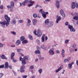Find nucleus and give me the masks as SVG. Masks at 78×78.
Here are the masks:
<instances>
[{
  "instance_id": "1",
  "label": "nucleus",
  "mask_w": 78,
  "mask_h": 78,
  "mask_svg": "<svg viewBox=\"0 0 78 78\" xmlns=\"http://www.w3.org/2000/svg\"><path fill=\"white\" fill-rule=\"evenodd\" d=\"M4 16L5 19L7 22L4 20L3 22H0V24L2 26V27H5V25H6V27H8L9 25V22H10V18L7 15H5Z\"/></svg>"
},
{
  "instance_id": "2",
  "label": "nucleus",
  "mask_w": 78,
  "mask_h": 78,
  "mask_svg": "<svg viewBox=\"0 0 78 78\" xmlns=\"http://www.w3.org/2000/svg\"><path fill=\"white\" fill-rule=\"evenodd\" d=\"M4 16L5 19L7 22L4 20L3 22H0V24L2 26V27H5V25H6V27H8L9 25V22H10V18L7 15H5Z\"/></svg>"
},
{
  "instance_id": "3",
  "label": "nucleus",
  "mask_w": 78,
  "mask_h": 78,
  "mask_svg": "<svg viewBox=\"0 0 78 78\" xmlns=\"http://www.w3.org/2000/svg\"><path fill=\"white\" fill-rule=\"evenodd\" d=\"M43 10V9H41L39 10V12L41 13L42 16L44 19H45L47 17V16L46 15V14H45V12Z\"/></svg>"
},
{
  "instance_id": "4",
  "label": "nucleus",
  "mask_w": 78,
  "mask_h": 78,
  "mask_svg": "<svg viewBox=\"0 0 78 78\" xmlns=\"http://www.w3.org/2000/svg\"><path fill=\"white\" fill-rule=\"evenodd\" d=\"M75 6L76 8H78V4L75 2H72L71 8L72 9H74L75 8Z\"/></svg>"
},
{
  "instance_id": "5",
  "label": "nucleus",
  "mask_w": 78,
  "mask_h": 78,
  "mask_svg": "<svg viewBox=\"0 0 78 78\" xmlns=\"http://www.w3.org/2000/svg\"><path fill=\"white\" fill-rule=\"evenodd\" d=\"M68 28L70 29V31L71 32H75V29L73 28V26L70 25H68Z\"/></svg>"
},
{
  "instance_id": "6",
  "label": "nucleus",
  "mask_w": 78,
  "mask_h": 78,
  "mask_svg": "<svg viewBox=\"0 0 78 78\" xmlns=\"http://www.w3.org/2000/svg\"><path fill=\"white\" fill-rule=\"evenodd\" d=\"M49 53L51 55H53L55 54L54 51V48H51L50 49L49 51Z\"/></svg>"
},
{
  "instance_id": "7",
  "label": "nucleus",
  "mask_w": 78,
  "mask_h": 78,
  "mask_svg": "<svg viewBox=\"0 0 78 78\" xmlns=\"http://www.w3.org/2000/svg\"><path fill=\"white\" fill-rule=\"evenodd\" d=\"M56 17L57 18V20L56 22V23H59V22L61 20V16L58 15H57Z\"/></svg>"
},
{
  "instance_id": "8",
  "label": "nucleus",
  "mask_w": 78,
  "mask_h": 78,
  "mask_svg": "<svg viewBox=\"0 0 78 78\" xmlns=\"http://www.w3.org/2000/svg\"><path fill=\"white\" fill-rule=\"evenodd\" d=\"M60 14L63 17H66V15H65V13H64V10H63V9H61L59 11Z\"/></svg>"
},
{
  "instance_id": "9",
  "label": "nucleus",
  "mask_w": 78,
  "mask_h": 78,
  "mask_svg": "<svg viewBox=\"0 0 78 78\" xmlns=\"http://www.w3.org/2000/svg\"><path fill=\"white\" fill-rule=\"evenodd\" d=\"M62 68H63V66L62 65H61L60 67H58V68L55 71V73H58L59 71L61 70Z\"/></svg>"
},
{
  "instance_id": "10",
  "label": "nucleus",
  "mask_w": 78,
  "mask_h": 78,
  "mask_svg": "<svg viewBox=\"0 0 78 78\" xmlns=\"http://www.w3.org/2000/svg\"><path fill=\"white\" fill-rule=\"evenodd\" d=\"M71 57H69L68 58L65 59L63 61L64 63L69 62L70 60L71 59Z\"/></svg>"
},
{
  "instance_id": "11",
  "label": "nucleus",
  "mask_w": 78,
  "mask_h": 78,
  "mask_svg": "<svg viewBox=\"0 0 78 78\" xmlns=\"http://www.w3.org/2000/svg\"><path fill=\"white\" fill-rule=\"evenodd\" d=\"M37 34V36L38 37H41V36H42V33H41L40 29H38Z\"/></svg>"
},
{
  "instance_id": "12",
  "label": "nucleus",
  "mask_w": 78,
  "mask_h": 78,
  "mask_svg": "<svg viewBox=\"0 0 78 78\" xmlns=\"http://www.w3.org/2000/svg\"><path fill=\"white\" fill-rule=\"evenodd\" d=\"M73 64H74V63L73 62H72L71 63H69L68 64L69 69H72L73 67L72 65H73Z\"/></svg>"
},
{
  "instance_id": "13",
  "label": "nucleus",
  "mask_w": 78,
  "mask_h": 78,
  "mask_svg": "<svg viewBox=\"0 0 78 78\" xmlns=\"http://www.w3.org/2000/svg\"><path fill=\"white\" fill-rule=\"evenodd\" d=\"M59 2L56 1V6L58 9H59L60 7V5H59Z\"/></svg>"
},
{
  "instance_id": "14",
  "label": "nucleus",
  "mask_w": 78,
  "mask_h": 78,
  "mask_svg": "<svg viewBox=\"0 0 78 78\" xmlns=\"http://www.w3.org/2000/svg\"><path fill=\"white\" fill-rule=\"evenodd\" d=\"M64 53H65V50H64V49H63L62 50L61 53L62 58H64V57H65V55H64Z\"/></svg>"
},
{
  "instance_id": "15",
  "label": "nucleus",
  "mask_w": 78,
  "mask_h": 78,
  "mask_svg": "<svg viewBox=\"0 0 78 78\" xmlns=\"http://www.w3.org/2000/svg\"><path fill=\"white\" fill-rule=\"evenodd\" d=\"M33 25L34 26H35L36 25V23H37V20L35 19H34L32 20Z\"/></svg>"
},
{
  "instance_id": "16",
  "label": "nucleus",
  "mask_w": 78,
  "mask_h": 78,
  "mask_svg": "<svg viewBox=\"0 0 78 78\" xmlns=\"http://www.w3.org/2000/svg\"><path fill=\"white\" fill-rule=\"evenodd\" d=\"M27 27H30V26L31 25V20H30V19H27Z\"/></svg>"
},
{
  "instance_id": "17",
  "label": "nucleus",
  "mask_w": 78,
  "mask_h": 78,
  "mask_svg": "<svg viewBox=\"0 0 78 78\" xmlns=\"http://www.w3.org/2000/svg\"><path fill=\"white\" fill-rule=\"evenodd\" d=\"M45 41V34H44L42 37L41 41L42 42H44Z\"/></svg>"
},
{
  "instance_id": "18",
  "label": "nucleus",
  "mask_w": 78,
  "mask_h": 78,
  "mask_svg": "<svg viewBox=\"0 0 78 78\" xmlns=\"http://www.w3.org/2000/svg\"><path fill=\"white\" fill-rule=\"evenodd\" d=\"M38 58H39L40 60H43V59H44V57L40 55L38 56Z\"/></svg>"
},
{
  "instance_id": "19",
  "label": "nucleus",
  "mask_w": 78,
  "mask_h": 78,
  "mask_svg": "<svg viewBox=\"0 0 78 78\" xmlns=\"http://www.w3.org/2000/svg\"><path fill=\"white\" fill-rule=\"evenodd\" d=\"M40 48L42 49H44V50H46V48H45V45L44 44H42L40 46Z\"/></svg>"
},
{
  "instance_id": "20",
  "label": "nucleus",
  "mask_w": 78,
  "mask_h": 78,
  "mask_svg": "<svg viewBox=\"0 0 78 78\" xmlns=\"http://www.w3.org/2000/svg\"><path fill=\"white\" fill-rule=\"evenodd\" d=\"M8 65H9L8 62H6L5 63V68L6 69V68L7 69H8V66H9Z\"/></svg>"
},
{
  "instance_id": "21",
  "label": "nucleus",
  "mask_w": 78,
  "mask_h": 78,
  "mask_svg": "<svg viewBox=\"0 0 78 78\" xmlns=\"http://www.w3.org/2000/svg\"><path fill=\"white\" fill-rule=\"evenodd\" d=\"M1 58L2 59H7V57H6L5 56V55H2L1 56Z\"/></svg>"
},
{
  "instance_id": "22",
  "label": "nucleus",
  "mask_w": 78,
  "mask_h": 78,
  "mask_svg": "<svg viewBox=\"0 0 78 78\" xmlns=\"http://www.w3.org/2000/svg\"><path fill=\"white\" fill-rule=\"evenodd\" d=\"M20 42L21 41H20V40H18L16 42V45H19L20 44Z\"/></svg>"
},
{
  "instance_id": "23",
  "label": "nucleus",
  "mask_w": 78,
  "mask_h": 78,
  "mask_svg": "<svg viewBox=\"0 0 78 78\" xmlns=\"http://www.w3.org/2000/svg\"><path fill=\"white\" fill-rule=\"evenodd\" d=\"M25 37L24 36H22L20 38V39L21 41H24V40H25Z\"/></svg>"
},
{
  "instance_id": "24",
  "label": "nucleus",
  "mask_w": 78,
  "mask_h": 78,
  "mask_svg": "<svg viewBox=\"0 0 78 78\" xmlns=\"http://www.w3.org/2000/svg\"><path fill=\"white\" fill-rule=\"evenodd\" d=\"M50 22V21H49V19H47L45 21V23L46 25H48V23Z\"/></svg>"
},
{
  "instance_id": "25",
  "label": "nucleus",
  "mask_w": 78,
  "mask_h": 78,
  "mask_svg": "<svg viewBox=\"0 0 78 78\" xmlns=\"http://www.w3.org/2000/svg\"><path fill=\"white\" fill-rule=\"evenodd\" d=\"M28 58H29V56H25L23 58V60H26V59H27V60H28Z\"/></svg>"
},
{
  "instance_id": "26",
  "label": "nucleus",
  "mask_w": 78,
  "mask_h": 78,
  "mask_svg": "<svg viewBox=\"0 0 78 78\" xmlns=\"http://www.w3.org/2000/svg\"><path fill=\"white\" fill-rule=\"evenodd\" d=\"M36 54H40L41 53V52L40 51V50H36L35 52H34Z\"/></svg>"
},
{
  "instance_id": "27",
  "label": "nucleus",
  "mask_w": 78,
  "mask_h": 78,
  "mask_svg": "<svg viewBox=\"0 0 78 78\" xmlns=\"http://www.w3.org/2000/svg\"><path fill=\"white\" fill-rule=\"evenodd\" d=\"M69 41H70V40L66 39L64 43H65V44H68V43Z\"/></svg>"
},
{
  "instance_id": "28",
  "label": "nucleus",
  "mask_w": 78,
  "mask_h": 78,
  "mask_svg": "<svg viewBox=\"0 0 78 78\" xmlns=\"http://www.w3.org/2000/svg\"><path fill=\"white\" fill-rule=\"evenodd\" d=\"M11 6H12V7H14V2L12 1L11 2Z\"/></svg>"
},
{
  "instance_id": "29",
  "label": "nucleus",
  "mask_w": 78,
  "mask_h": 78,
  "mask_svg": "<svg viewBox=\"0 0 78 78\" xmlns=\"http://www.w3.org/2000/svg\"><path fill=\"white\" fill-rule=\"evenodd\" d=\"M28 37L30 40H33V37L30 35H28Z\"/></svg>"
},
{
  "instance_id": "30",
  "label": "nucleus",
  "mask_w": 78,
  "mask_h": 78,
  "mask_svg": "<svg viewBox=\"0 0 78 78\" xmlns=\"http://www.w3.org/2000/svg\"><path fill=\"white\" fill-rule=\"evenodd\" d=\"M21 64H23L24 65H25V64H26V61H25V60H23L22 61Z\"/></svg>"
},
{
  "instance_id": "31",
  "label": "nucleus",
  "mask_w": 78,
  "mask_h": 78,
  "mask_svg": "<svg viewBox=\"0 0 78 78\" xmlns=\"http://www.w3.org/2000/svg\"><path fill=\"white\" fill-rule=\"evenodd\" d=\"M12 23L13 25L15 24L16 23V20H14V19H13L12 20Z\"/></svg>"
},
{
  "instance_id": "32",
  "label": "nucleus",
  "mask_w": 78,
  "mask_h": 78,
  "mask_svg": "<svg viewBox=\"0 0 78 78\" xmlns=\"http://www.w3.org/2000/svg\"><path fill=\"white\" fill-rule=\"evenodd\" d=\"M26 43H28V41L27 40H25L22 42V44H24Z\"/></svg>"
},
{
  "instance_id": "33",
  "label": "nucleus",
  "mask_w": 78,
  "mask_h": 78,
  "mask_svg": "<svg viewBox=\"0 0 78 78\" xmlns=\"http://www.w3.org/2000/svg\"><path fill=\"white\" fill-rule=\"evenodd\" d=\"M38 72H39L40 74H41L42 72V69H40L38 70Z\"/></svg>"
},
{
  "instance_id": "34",
  "label": "nucleus",
  "mask_w": 78,
  "mask_h": 78,
  "mask_svg": "<svg viewBox=\"0 0 78 78\" xmlns=\"http://www.w3.org/2000/svg\"><path fill=\"white\" fill-rule=\"evenodd\" d=\"M73 19L76 20H78V17L76 16H74L73 18Z\"/></svg>"
},
{
  "instance_id": "35",
  "label": "nucleus",
  "mask_w": 78,
  "mask_h": 78,
  "mask_svg": "<svg viewBox=\"0 0 78 78\" xmlns=\"http://www.w3.org/2000/svg\"><path fill=\"white\" fill-rule=\"evenodd\" d=\"M11 33L13 35H16V32L15 31H11Z\"/></svg>"
},
{
  "instance_id": "36",
  "label": "nucleus",
  "mask_w": 78,
  "mask_h": 78,
  "mask_svg": "<svg viewBox=\"0 0 78 78\" xmlns=\"http://www.w3.org/2000/svg\"><path fill=\"white\" fill-rule=\"evenodd\" d=\"M22 50L21 49H17V52L19 53V52H22Z\"/></svg>"
},
{
  "instance_id": "37",
  "label": "nucleus",
  "mask_w": 78,
  "mask_h": 78,
  "mask_svg": "<svg viewBox=\"0 0 78 78\" xmlns=\"http://www.w3.org/2000/svg\"><path fill=\"white\" fill-rule=\"evenodd\" d=\"M29 2H30V3L31 4H34V3H35V2L31 0L29 1Z\"/></svg>"
},
{
  "instance_id": "38",
  "label": "nucleus",
  "mask_w": 78,
  "mask_h": 78,
  "mask_svg": "<svg viewBox=\"0 0 78 78\" xmlns=\"http://www.w3.org/2000/svg\"><path fill=\"white\" fill-rule=\"evenodd\" d=\"M33 16V17L34 18H36V17H37V14L36 13H34Z\"/></svg>"
},
{
  "instance_id": "39",
  "label": "nucleus",
  "mask_w": 78,
  "mask_h": 78,
  "mask_svg": "<svg viewBox=\"0 0 78 78\" xmlns=\"http://www.w3.org/2000/svg\"><path fill=\"white\" fill-rule=\"evenodd\" d=\"M36 43H37L38 45H39V44H40V42H39V40L38 39L36 40Z\"/></svg>"
},
{
  "instance_id": "40",
  "label": "nucleus",
  "mask_w": 78,
  "mask_h": 78,
  "mask_svg": "<svg viewBox=\"0 0 78 78\" xmlns=\"http://www.w3.org/2000/svg\"><path fill=\"white\" fill-rule=\"evenodd\" d=\"M10 12H13V7H11L10 8Z\"/></svg>"
},
{
  "instance_id": "41",
  "label": "nucleus",
  "mask_w": 78,
  "mask_h": 78,
  "mask_svg": "<svg viewBox=\"0 0 78 78\" xmlns=\"http://www.w3.org/2000/svg\"><path fill=\"white\" fill-rule=\"evenodd\" d=\"M20 69V72H21V73H23L24 72H25V70L24 69Z\"/></svg>"
},
{
  "instance_id": "42",
  "label": "nucleus",
  "mask_w": 78,
  "mask_h": 78,
  "mask_svg": "<svg viewBox=\"0 0 78 78\" xmlns=\"http://www.w3.org/2000/svg\"><path fill=\"white\" fill-rule=\"evenodd\" d=\"M25 66L24 65H23L20 68V69H25Z\"/></svg>"
},
{
  "instance_id": "43",
  "label": "nucleus",
  "mask_w": 78,
  "mask_h": 78,
  "mask_svg": "<svg viewBox=\"0 0 78 78\" xmlns=\"http://www.w3.org/2000/svg\"><path fill=\"white\" fill-rule=\"evenodd\" d=\"M76 44H74L73 45L72 47L73 48H76Z\"/></svg>"
},
{
  "instance_id": "44",
  "label": "nucleus",
  "mask_w": 78,
  "mask_h": 78,
  "mask_svg": "<svg viewBox=\"0 0 78 78\" xmlns=\"http://www.w3.org/2000/svg\"><path fill=\"white\" fill-rule=\"evenodd\" d=\"M54 23L53 21H51L50 22V24L51 25V26H53V25Z\"/></svg>"
},
{
  "instance_id": "45",
  "label": "nucleus",
  "mask_w": 78,
  "mask_h": 78,
  "mask_svg": "<svg viewBox=\"0 0 78 78\" xmlns=\"http://www.w3.org/2000/svg\"><path fill=\"white\" fill-rule=\"evenodd\" d=\"M18 22L19 23H23V21L22 20H20L18 21Z\"/></svg>"
},
{
  "instance_id": "46",
  "label": "nucleus",
  "mask_w": 78,
  "mask_h": 78,
  "mask_svg": "<svg viewBox=\"0 0 78 78\" xmlns=\"http://www.w3.org/2000/svg\"><path fill=\"white\" fill-rule=\"evenodd\" d=\"M3 73H0V78H2V77L3 76Z\"/></svg>"
},
{
  "instance_id": "47",
  "label": "nucleus",
  "mask_w": 78,
  "mask_h": 78,
  "mask_svg": "<svg viewBox=\"0 0 78 78\" xmlns=\"http://www.w3.org/2000/svg\"><path fill=\"white\" fill-rule=\"evenodd\" d=\"M15 56V53L14 52L12 53L11 54V56Z\"/></svg>"
},
{
  "instance_id": "48",
  "label": "nucleus",
  "mask_w": 78,
  "mask_h": 78,
  "mask_svg": "<svg viewBox=\"0 0 78 78\" xmlns=\"http://www.w3.org/2000/svg\"><path fill=\"white\" fill-rule=\"evenodd\" d=\"M65 24L66 26H67V25H69V23L67 22H66L65 23Z\"/></svg>"
},
{
  "instance_id": "49",
  "label": "nucleus",
  "mask_w": 78,
  "mask_h": 78,
  "mask_svg": "<svg viewBox=\"0 0 78 78\" xmlns=\"http://www.w3.org/2000/svg\"><path fill=\"white\" fill-rule=\"evenodd\" d=\"M36 30H35L34 31V34H35V35H36V36L37 35V34H36Z\"/></svg>"
},
{
  "instance_id": "50",
  "label": "nucleus",
  "mask_w": 78,
  "mask_h": 78,
  "mask_svg": "<svg viewBox=\"0 0 78 78\" xmlns=\"http://www.w3.org/2000/svg\"><path fill=\"white\" fill-rule=\"evenodd\" d=\"M20 61H23V58H22V56H21L20 57Z\"/></svg>"
},
{
  "instance_id": "51",
  "label": "nucleus",
  "mask_w": 78,
  "mask_h": 78,
  "mask_svg": "<svg viewBox=\"0 0 78 78\" xmlns=\"http://www.w3.org/2000/svg\"><path fill=\"white\" fill-rule=\"evenodd\" d=\"M33 4H30L28 5V7H30L33 6Z\"/></svg>"
},
{
  "instance_id": "52",
  "label": "nucleus",
  "mask_w": 78,
  "mask_h": 78,
  "mask_svg": "<svg viewBox=\"0 0 78 78\" xmlns=\"http://www.w3.org/2000/svg\"><path fill=\"white\" fill-rule=\"evenodd\" d=\"M56 53H58V54H59L60 53V51L59 50H56Z\"/></svg>"
},
{
  "instance_id": "53",
  "label": "nucleus",
  "mask_w": 78,
  "mask_h": 78,
  "mask_svg": "<svg viewBox=\"0 0 78 78\" xmlns=\"http://www.w3.org/2000/svg\"><path fill=\"white\" fill-rule=\"evenodd\" d=\"M34 69V66H31L30 67V69Z\"/></svg>"
},
{
  "instance_id": "54",
  "label": "nucleus",
  "mask_w": 78,
  "mask_h": 78,
  "mask_svg": "<svg viewBox=\"0 0 78 78\" xmlns=\"http://www.w3.org/2000/svg\"><path fill=\"white\" fill-rule=\"evenodd\" d=\"M26 4V3L24 2V1L23 2L22 5H23V6H25Z\"/></svg>"
},
{
  "instance_id": "55",
  "label": "nucleus",
  "mask_w": 78,
  "mask_h": 78,
  "mask_svg": "<svg viewBox=\"0 0 78 78\" xmlns=\"http://www.w3.org/2000/svg\"><path fill=\"white\" fill-rule=\"evenodd\" d=\"M22 77L23 78H27V76L26 75H23V76H22Z\"/></svg>"
},
{
  "instance_id": "56",
  "label": "nucleus",
  "mask_w": 78,
  "mask_h": 78,
  "mask_svg": "<svg viewBox=\"0 0 78 78\" xmlns=\"http://www.w3.org/2000/svg\"><path fill=\"white\" fill-rule=\"evenodd\" d=\"M3 46V44L2 43H0V48L2 47Z\"/></svg>"
},
{
  "instance_id": "57",
  "label": "nucleus",
  "mask_w": 78,
  "mask_h": 78,
  "mask_svg": "<svg viewBox=\"0 0 78 78\" xmlns=\"http://www.w3.org/2000/svg\"><path fill=\"white\" fill-rule=\"evenodd\" d=\"M3 8V5H1L0 6V9H2Z\"/></svg>"
},
{
  "instance_id": "58",
  "label": "nucleus",
  "mask_w": 78,
  "mask_h": 78,
  "mask_svg": "<svg viewBox=\"0 0 78 78\" xmlns=\"http://www.w3.org/2000/svg\"><path fill=\"white\" fill-rule=\"evenodd\" d=\"M24 2H25L26 3H28V2H29V1H28V0H25Z\"/></svg>"
},
{
  "instance_id": "59",
  "label": "nucleus",
  "mask_w": 78,
  "mask_h": 78,
  "mask_svg": "<svg viewBox=\"0 0 78 78\" xmlns=\"http://www.w3.org/2000/svg\"><path fill=\"white\" fill-rule=\"evenodd\" d=\"M4 67V65H1L0 66V68H3Z\"/></svg>"
},
{
  "instance_id": "60",
  "label": "nucleus",
  "mask_w": 78,
  "mask_h": 78,
  "mask_svg": "<svg viewBox=\"0 0 78 78\" xmlns=\"http://www.w3.org/2000/svg\"><path fill=\"white\" fill-rule=\"evenodd\" d=\"M37 7H39V4H37L36 5L35 7V8H37Z\"/></svg>"
},
{
  "instance_id": "61",
  "label": "nucleus",
  "mask_w": 78,
  "mask_h": 78,
  "mask_svg": "<svg viewBox=\"0 0 78 78\" xmlns=\"http://www.w3.org/2000/svg\"><path fill=\"white\" fill-rule=\"evenodd\" d=\"M8 67L10 69H12V66H11L9 65Z\"/></svg>"
},
{
  "instance_id": "62",
  "label": "nucleus",
  "mask_w": 78,
  "mask_h": 78,
  "mask_svg": "<svg viewBox=\"0 0 78 78\" xmlns=\"http://www.w3.org/2000/svg\"><path fill=\"white\" fill-rule=\"evenodd\" d=\"M7 8H8L9 9V8H10L11 7V5H7Z\"/></svg>"
},
{
  "instance_id": "63",
  "label": "nucleus",
  "mask_w": 78,
  "mask_h": 78,
  "mask_svg": "<svg viewBox=\"0 0 78 78\" xmlns=\"http://www.w3.org/2000/svg\"><path fill=\"white\" fill-rule=\"evenodd\" d=\"M74 16H78V13L75 12L74 13Z\"/></svg>"
},
{
  "instance_id": "64",
  "label": "nucleus",
  "mask_w": 78,
  "mask_h": 78,
  "mask_svg": "<svg viewBox=\"0 0 78 78\" xmlns=\"http://www.w3.org/2000/svg\"><path fill=\"white\" fill-rule=\"evenodd\" d=\"M13 62H16V61H17L16 60V59H13L12 60Z\"/></svg>"
}]
</instances>
